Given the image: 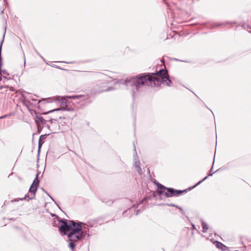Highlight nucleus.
I'll return each mask as SVG.
<instances>
[{"instance_id":"1","label":"nucleus","mask_w":251,"mask_h":251,"mask_svg":"<svg viewBox=\"0 0 251 251\" xmlns=\"http://www.w3.org/2000/svg\"><path fill=\"white\" fill-rule=\"evenodd\" d=\"M117 83L124 84L134 97L136 93L141 91L143 86H159L162 83H166L167 86H170L172 81L169 78L168 71L164 67L156 73L141 74L125 80H120Z\"/></svg>"},{"instance_id":"2","label":"nucleus","mask_w":251,"mask_h":251,"mask_svg":"<svg viewBox=\"0 0 251 251\" xmlns=\"http://www.w3.org/2000/svg\"><path fill=\"white\" fill-rule=\"evenodd\" d=\"M82 222H75L74 224V227H72L70 231L68 233V240L69 247L73 250L78 242L82 240L85 236L87 235L89 236V233H86V231L83 229Z\"/></svg>"},{"instance_id":"3","label":"nucleus","mask_w":251,"mask_h":251,"mask_svg":"<svg viewBox=\"0 0 251 251\" xmlns=\"http://www.w3.org/2000/svg\"><path fill=\"white\" fill-rule=\"evenodd\" d=\"M108 83L107 80H103L102 81H100L93 88L90 90L91 95H97L105 91H109L113 90L114 87H109L107 88H105Z\"/></svg>"},{"instance_id":"4","label":"nucleus","mask_w":251,"mask_h":251,"mask_svg":"<svg viewBox=\"0 0 251 251\" xmlns=\"http://www.w3.org/2000/svg\"><path fill=\"white\" fill-rule=\"evenodd\" d=\"M59 223L62 224L61 226H58L59 230L64 235H67V232L70 231L72 227H74V224H75L74 221L67 219H60Z\"/></svg>"},{"instance_id":"5","label":"nucleus","mask_w":251,"mask_h":251,"mask_svg":"<svg viewBox=\"0 0 251 251\" xmlns=\"http://www.w3.org/2000/svg\"><path fill=\"white\" fill-rule=\"evenodd\" d=\"M90 98L89 94L86 95H76L72 96H67L61 98L60 103L62 105H67L68 101L67 99L78 100L79 101H84L88 100Z\"/></svg>"},{"instance_id":"6","label":"nucleus","mask_w":251,"mask_h":251,"mask_svg":"<svg viewBox=\"0 0 251 251\" xmlns=\"http://www.w3.org/2000/svg\"><path fill=\"white\" fill-rule=\"evenodd\" d=\"M166 190H167V192L160 191L159 193H163V195H164L167 198H170L179 196L184 193L186 192L188 189L180 190H176L173 188L167 187V188H166Z\"/></svg>"},{"instance_id":"7","label":"nucleus","mask_w":251,"mask_h":251,"mask_svg":"<svg viewBox=\"0 0 251 251\" xmlns=\"http://www.w3.org/2000/svg\"><path fill=\"white\" fill-rule=\"evenodd\" d=\"M39 176V174L37 173L36 174V177L33 180L32 184L31 185L29 189V192L32 195H33L32 197H30L28 198V201L29 200L34 199V197L35 196V194L37 190V188L39 186L40 181L38 179Z\"/></svg>"},{"instance_id":"8","label":"nucleus","mask_w":251,"mask_h":251,"mask_svg":"<svg viewBox=\"0 0 251 251\" xmlns=\"http://www.w3.org/2000/svg\"><path fill=\"white\" fill-rule=\"evenodd\" d=\"M35 123L37 125V126L38 127L40 124H42L45 126H47L48 128H50V126L49 125H46V122L48 121L46 120H45L42 116H41L40 113H35Z\"/></svg>"},{"instance_id":"9","label":"nucleus","mask_w":251,"mask_h":251,"mask_svg":"<svg viewBox=\"0 0 251 251\" xmlns=\"http://www.w3.org/2000/svg\"><path fill=\"white\" fill-rule=\"evenodd\" d=\"M154 183L157 187L156 192L159 195H163V193H160L159 192L160 191L165 192L164 190H166V188H167V187L164 186V185L157 181L155 182Z\"/></svg>"},{"instance_id":"10","label":"nucleus","mask_w":251,"mask_h":251,"mask_svg":"<svg viewBox=\"0 0 251 251\" xmlns=\"http://www.w3.org/2000/svg\"><path fill=\"white\" fill-rule=\"evenodd\" d=\"M48 135H49V134H45L40 136L38 141V152L40 151L41 147L44 143L43 140L46 139V137Z\"/></svg>"},{"instance_id":"11","label":"nucleus","mask_w":251,"mask_h":251,"mask_svg":"<svg viewBox=\"0 0 251 251\" xmlns=\"http://www.w3.org/2000/svg\"><path fill=\"white\" fill-rule=\"evenodd\" d=\"M216 246L217 248L221 249L223 251H226L227 250V247L219 241L216 242Z\"/></svg>"},{"instance_id":"12","label":"nucleus","mask_w":251,"mask_h":251,"mask_svg":"<svg viewBox=\"0 0 251 251\" xmlns=\"http://www.w3.org/2000/svg\"><path fill=\"white\" fill-rule=\"evenodd\" d=\"M134 166L137 169V172L139 174L141 175L142 174V169L140 167V163L139 160L136 161L134 162Z\"/></svg>"},{"instance_id":"13","label":"nucleus","mask_w":251,"mask_h":251,"mask_svg":"<svg viewBox=\"0 0 251 251\" xmlns=\"http://www.w3.org/2000/svg\"><path fill=\"white\" fill-rule=\"evenodd\" d=\"M60 110H70V109L69 108H56V109H52V110H50L48 112H44L43 113V114H48L49 113H51V112H53L54 111H60Z\"/></svg>"},{"instance_id":"14","label":"nucleus","mask_w":251,"mask_h":251,"mask_svg":"<svg viewBox=\"0 0 251 251\" xmlns=\"http://www.w3.org/2000/svg\"><path fill=\"white\" fill-rule=\"evenodd\" d=\"M5 33L3 34V39L0 42V69H1V66H2V57L1 55V47H2V44L3 41Z\"/></svg>"},{"instance_id":"15","label":"nucleus","mask_w":251,"mask_h":251,"mask_svg":"<svg viewBox=\"0 0 251 251\" xmlns=\"http://www.w3.org/2000/svg\"><path fill=\"white\" fill-rule=\"evenodd\" d=\"M201 226L203 229L202 231L203 232H206L207 229H208L207 225L206 224V223L202 221L201 223Z\"/></svg>"},{"instance_id":"16","label":"nucleus","mask_w":251,"mask_h":251,"mask_svg":"<svg viewBox=\"0 0 251 251\" xmlns=\"http://www.w3.org/2000/svg\"><path fill=\"white\" fill-rule=\"evenodd\" d=\"M29 197V195L28 194H26L24 198H19V199H15L14 200H11V202H15V201H19L21 200V201H23L24 200H26V199L27 198H28Z\"/></svg>"},{"instance_id":"17","label":"nucleus","mask_w":251,"mask_h":251,"mask_svg":"<svg viewBox=\"0 0 251 251\" xmlns=\"http://www.w3.org/2000/svg\"><path fill=\"white\" fill-rule=\"evenodd\" d=\"M147 199V197L144 198L139 203L137 204H134L132 207H134L135 208H137L139 205L143 203L145 201H146Z\"/></svg>"},{"instance_id":"18","label":"nucleus","mask_w":251,"mask_h":251,"mask_svg":"<svg viewBox=\"0 0 251 251\" xmlns=\"http://www.w3.org/2000/svg\"><path fill=\"white\" fill-rule=\"evenodd\" d=\"M9 74L5 70L1 71V76H3L5 78H6V75H8Z\"/></svg>"},{"instance_id":"19","label":"nucleus","mask_w":251,"mask_h":251,"mask_svg":"<svg viewBox=\"0 0 251 251\" xmlns=\"http://www.w3.org/2000/svg\"><path fill=\"white\" fill-rule=\"evenodd\" d=\"M207 177H208V176H206L203 179L199 181L197 184H195V185L193 187V188L198 186V185L200 184L202 182H203L204 180L206 179L207 178Z\"/></svg>"},{"instance_id":"20","label":"nucleus","mask_w":251,"mask_h":251,"mask_svg":"<svg viewBox=\"0 0 251 251\" xmlns=\"http://www.w3.org/2000/svg\"><path fill=\"white\" fill-rule=\"evenodd\" d=\"M145 209V207L144 206H143L142 207V209H138L136 211V215H138V214H139V213L142 211H143L144 209Z\"/></svg>"},{"instance_id":"21","label":"nucleus","mask_w":251,"mask_h":251,"mask_svg":"<svg viewBox=\"0 0 251 251\" xmlns=\"http://www.w3.org/2000/svg\"><path fill=\"white\" fill-rule=\"evenodd\" d=\"M42 190H43V191H44L46 194L53 201H54V200L51 197V196L44 189L42 188Z\"/></svg>"},{"instance_id":"22","label":"nucleus","mask_w":251,"mask_h":251,"mask_svg":"<svg viewBox=\"0 0 251 251\" xmlns=\"http://www.w3.org/2000/svg\"><path fill=\"white\" fill-rule=\"evenodd\" d=\"M51 216L52 217H55L56 219H57L58 221L59 222V220L61 219L56 214H51Z\"/></svg>"},{"instance_id":"23","label":"nucleus","mask_w":251,"mask_h":251,"mask_svg":"<svg viewBox=\"0 0 251 251\" xmlns=\"http://www.w3.org/2000/svg\"><path fill=\"white\" fill-rule=\"evenodd\" d=\"M34 50H35V51L36 53V54L38 55H39V56H40L44 60V61H45L44 58L41 55V54L39 53V52L36 49H34Z\"/></svg>"},{"instance_id":"24","label":"nucleus","mask_w":251,"mask_h":251,"mask_svg":"<svg viewBox=\"0 0 251 251\" xmlns=\"http://www.w3.org/2000/svg\"><path fill=\"white\" fill-rule=\"evenodd\" d=\"M164 205H167V206H169L175 207L176 204H173V203H171V204L166 203V204H165Z\"/></svg>"},{"instance_id":"25","label":"nucleus","mask_w":251,"mask_h":251,"mask_svg":"<svg viewBox=\"0 0 251 251\" xmlns=\"http://www.w3.org/2000/svg\"><path fill=\"white\" fill-rule=\"evenodd\" d=\"M102 202H105V203H108V204H109V205L112 204L113 203V201H105L104 200H102Z\"/></svg>"},{"instance_id":"26","label":"nucleus","mask_w":251,"mask_h":251,"mask_svg":"<svg viewBox=\"0 0 251 251\" xmlns=\"http://www.w3.org/2000/svg\"><path fill=\"white\" fill-rule=\"evenodd\" d=\"M179 209L180 211V212H181V214L182 215H184L185 214V212H184V211L183 210V209H182V207H179Z\"/></svg>"},{"instance_id":"27","label":"nucleus","mask_w":251,"mask_h":251,"mask_svg":"<svg viewBox=\"0 0 251 251\" xmlns=\"http://www.w3.org/2000/svg\"><path fill=\"white\" fill-rule=\"evenodd\" d=\"M51 66L53 67H55L57 69H60V70H62V69L59 67V66H56L55 65H51Z\"/></svg>"},{"instance_id":"28","label":"nucleus","mask_w":251,"mask_h":251,"mask_svg":"<svg viewBox=\"0 0 251 251\" xmlns=\"http://www.w3.org/2000/svg\"><path fill=\"white\" fill-rule=\"evenodd\" d=\"M59 62L60 63H66V64H72L74 63V62H66V61H60Z\"/></svg>"},{"instance_id":"29","label":"nucleus","mask_w":251,"mask_h":251,"mask_svg":"<svg viewBox=\"0 0 251 251\" xmlns=\"http://www.w3.org/2000/svg\"><path fill=\"white\" fill-rule=\"evenodd\" d=\"M224 25L223 23H221V24H218V25H215L213 26V27H215L216 26H220L222 25Z\"/></svg>"},{"instance_id":"30","label":"nucleus","mask_w":251,"mask_h":251,"mask_svg":"<svg viewBox=\"0 0 251 251\" xmlns=\"http://www.w3.org/2000/svg\"><path fill=\"white\" fill-rule=\"evenodd\" d=\"M242 27H243V28H244L245 29H246V27H245V23H243V24H242L241 25H240Z\"/></svg>"},{"instance_id":"31","label":"nucleus","mask_w":251,"mask_h":251,"mask_svg":"<svg viewBox=\"0 0 251 251\" xmlns=\"http://www.w3.org/2000/svg\"><path fill=\"white\" fill-rule=\"evenodd\" d=\"M191 225H192V228H193V229H196V230H197V229H196V227H195V225H194V224H192Z\"/></svg>"},{"instance_id":"32","label":"nucleus","mask_w":251,"mask_h":251,"mask_svg":"<svg viewBox=\"0 0 251 251\" xmlns=\"http://www.w3.org/2000/svg\"><path fill=\"white\" fill-rule=\"evenodd\" d=\"M246 29V28H251V26L250 25H245Z\"/></svg>"},{"instance_id":"33","label":"nucleus","mask_w":251,"mask_h":251,"mask_svg":"<svg viewBox=\"0 0 251 251\" xmlns=\"http://www.w3.org/2000/svg\"><path fill=\"white\" fill-rule=\"evenodd\" d=\"M45 100H46L44 99H43L42 100H39V103H42L43 101H45Z\"/></svg>"},{"instance_id":"34","label":"nucleus","mask_w":251,"mask_h":251,"mask_svg":"<svg viewBox=\"0 0 251 251\" xmlns=\"http://www.w3.org/2000/svg\"><path fill=\"white\" fill-rule=\"evenodd\" d=\"M129 210H130V208H129L128 209H127V210H126V211H125L123 212V214H126V212H128V211H129Z\"/></svg>"},{"instance_id":"35","label":"nucleus","mask_w":251,"mask_h":251,"mask_svg":"<svg viewBox=\"0 0 251 251\" xmlns=\"http://www.w3.org/2000/svg\"><path fill=\"white\" fill-rule=\"evenodd\" d=\"M7 117V115H4V116H1V117H0V119H3V118H5V117Z\"/></svg>"},{"instance_id":"36","label":"nucleus","mask_w":251,"mask_h":251,"mask_svg":"<svg viewBox=\"0 0 251 251\" xmlns=\"http://www.w3.org/2000/svg\"><path fill=\"white\" fill-rule=\"evenodd\" d=\"M53 120V119H50L49 121L50 122V124H52Z\"/></svg>"},{"instance_id":"37","label":"nucleus","mask_w":251,"mask_h":251,"mask_svg":"<svg viewBox=\"0 0 251 251\" xmlns=\"http://www.w3.org/2000/svg\"><path fill=\"white\" fill-rule=\"evenodd\" d=\"M1 69H0V80H1Z\"/></svg>"},{"instance_id":"38","label":"nucleus","mask_w":251,"mask_h":251,"mask_svg":"<svg viewBox=\"0 0 251 251\" xmlns=\"http://www.w3.org/2000/svg\"><path fill=\"white\" fill-rule=\"evenodd\" d=\"M9 220H12V221H15L16 219L15 218H10L9 219Z\"/></svg>"},{"instance_id":"39","label":"nucleus","mask_w":251,"mask_h":251,"mask_svg":"<svg viewBox=\"0 0 251 251\" xmlns=\"http://www.w3.org/2000/svg\"><path fill=\"white\" fill-rule=\"evenodd\" d=\"M213 175V174H211V173H209L208 175V176H212Z\"/></svg>"},{"instance_id":"40","label":"nucleus","mask_w":251,"mask_h":251,"mask_svg":"<svg viewBox=\"0 0 251 251\" xmlns=\"http://www.w3.org/2000/svg\"><path fill=\"white\" fill-rule=\"evenodd\" d=\"M53 226H57V225H56V224H55V222L53 224Z\"/></svg>"},{"instance_id":"41","label":"nucleus","mask_w":251,"mask_h":251,"mask_svg":"<svg viewBox=\"0 0 251 251\" xmlns=\"http://www.w3.org/2000/svg\"><path fill=\"white\" fill-rule=\"evenodd\" d=\"M175 207H176V208H177L178 209H179V207H179V206H177V205H176Z\"/></svg>"},{"instance_id":"42","label":"nucleus","mask_w":251,"mask_h":251,"mask_svg":"<svg viewBox=\"0 0 251 251\" xmlns=\"http://www.w3.org/2000/svg\"><path fill=\"white\" fill-rule=\"evenodd\" d=\"M59 100V97H58L57 98H56V100Z\"/></svg>"},{"instance_id":"43","label":"nucleus","mask_w":251,"mask_h":251,"mask_svg":"<svg viewBox=\"0 0 251 251\" xmlns=\"http://www.w3.org/2000/svg\"><path fill=\"white\" fill-rule=\"evenodd\" d=\"M213 167V166L211 167V169H210V171H212Z\"/></svg>"},{"instance_id":"44","label":"nucleus","mask_w":251,"mask_h":251,"mask_svg":"<svg viewBox=\"0 0 251 251\" xmlns=\"http://www.w3.org/2000/svg\"><path fill=\"white\" fill-rule=\"evenodd\" d=\"M54 201V202H55V203L57 205V206H59V205H58V204L57 203V202H56L55 201Z\"/></svg>"},{"instance_id":"45","label":"nucleus","mask_w":251,"mask_h":251,"mask_svg":"<svg viewBox=\"0 0 251 251\" xmlns=\"http://www.w3.org/2000/svg\"><path fill=\"white\" fill-rule=\"evenodd\" d=\"M204 105L206 108H208V107L207 106V105H205V104H204Z\"/></svg>"},{"instance_id":"46","label":"nucleus","mask_w":251,"mask_h":251,"mask_svg":"<svg viewBox=\"0 0 251 251\" xmlns=\"http://www.w3.org/2000/svg\"><path fill=\"white\" fill-rule=\"evenodd\" d=\"M3 10H4V9H3V10L1 11V14H2V13H3Z\"/></svg>"},{"instance_id":"47","label":"nucleus","mask_w":251,"mask_h":251,"mask_svg":"<svg viewBox=\"0 0 251 251\" xmlns=\"http://www.w3.org/2000/svg\"><path fill=\"white\" fill-rule=\"evenodd\" d=\"M219 171V170H216L214 173L217 172Z\"/></svg>"},{"instance_id":"48","label":"nucleus","mask_w":251,"mask_h":251,"mask_svg":"<svg viewBox=\"0 0 251 251\" xmlns=\"http://www.w3.org/2000/svg\"><path fill=\"white\" fill-rule=\"evenodd\" d=\"M24 64H25V60H24Z\"/></svg>"},{"instance_id":"49","label":"nucleus","mask_w":251,"mask_h":251,"mask_svg":"<svg viewBox=\"0 0 251 251\" xmlns=\"http://www.w3.org/2000/svg\"><path fill=\"white\" fill-rule=\"evenodd\" d=\"M134 151H136V149H135V147H134Z\"/></svg>"},{"instance_id":"50","label":"nucleus","mask_w":251,"mask_h":251,"mask_svg":"<svg viewBox=\"0 0 251 251\" xmlns=\"http://www.w3.org/2000/svg\"><path fill=\"white\" fill-rule=\"evenodd\" d=\"M48 102H51V101H48Z\"/></svg>"}]
</instances>
